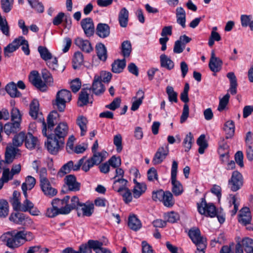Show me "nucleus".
<instances>
[{
    "instance_id": "23",
    "label": "nucleus",
    "mask_w": 253,
    "mask_h": 253,
    "mask_svg": "<svg viewBox=\"0 0 253 253\" xmlns=\"http://www.w3.org/2000/svg\"><path fill=\"white\" fill-rule=\"evenodd\" d=\"M59 114L56 111L51 112L47 118L46 125L47 132H51L55 125L57 123Z\"/></svg>"
},
{
    "instance_id": "60",
    "label": "nucleus",
    "mask_w": 253,
    "mask_h": 253,
    "mask_svg": "<svg viewBox=\"0 0 253 253\" xmlns=\"http://www.w3.org/2000/svg\"><path fill=\"white\" fill-rule=\"evenodd\" d=\"M179 218L178 214L173 211L168 212L165 214V219L170 223L176 222Z\"/></svg>"
},
{
    "instance_id": "24",
    "label": "nucleus",
    "mask_w": 253,
    "mask_h": 253,
    "mask_svg": "<svg viewBox=\"0 0 253 253\" xmlns=\"http://www.w3.org/2000/svg\"><path fill=\"white\" fill-rule=\"evenodd\" d=\"M91 89L93 92L96 95L102 94L105 90L104 85L99 80V77L97 75H95L94 77Z\"/></svg>"
},
{
    "instance_id": "32",
    "label": "nucleus",
    "mask_w": 253,
    "mask_h": 253,
    "mask_svg": "<svg viewBox=\"0 0 253 253\" xmlns=\"http://www.w3.org/2000/svg\"><path fill=\"white\" fill-rule=\"evenodd\" d=\"M128 226L130 229L134 231H137L142 226L140 220L135 215H130L128 219Z\"/></svg>"
},
{
    "instance_id": "38",
    "label": "nucleus",
    "mask_w": 253,
    "mask_h": 253,
    "mask_svg": "<svg viewBox=\"0 0 253 253\" xmlns=\"http://www.w3.org/2000/svg\"><path fill=\"white\" fill-rule=\"evenodd\" d=\"M96 53L98 58L103 61H105L107 58V49L105 45L99 43L96 45Z\"/></svg>"
},
{
    "instance_id": "5",
    "label": "nucleus",
    "mask_w": 253,
    "mask_h": 253,
    "mask_svg": "<svg viewBox=\"0 0 253 253\" xmlns=\"http://www.w3.org/2000/svg\"><path fill=\"white\" fill-rule=\"evenodd\" d=\"M72 94L71 92L67 89H63L58 91L56 94V99L53 103L54 107H56L60 112L64 111L66 103L71 101Z\"/></svg>"
},
{
    "instance_id": "44",
    "label": "nucleus",
    "mask_w": 253,
    "mask_h": 253,
    "mask_svg": "<svg viewBox=\"0 0 253 253\" xmlns=\"http://www.w3.org/2000/svg\"><path fill=\"white\" fill-rule=\"evenodd\" d=\"M117 192L120 193L122 196L125 203L128 204L132 201V194L128 188H119Z\"/></svg>"
},
{
    "instance_id": "53",
    "label": "nucleus",
    "mask_w": 253,
    "mask_h": 253,
    "mask_svg": "<svg viewBox=\"0 0 253 253\" xmlns=\"http://www.w3.org/2000/svg\"><path fill=\"white\" fill-rule=\"evenodd\" d=\"M31 7L37 12L42 13L44 11V6L41 2L38 0H27Z\"/></svg>"
},
{
    "instance_id": "62",
    "label": "nucleus",
    "mask_w": 253,
    "mask_h": 253,
    "mask_svg": "<svg viewBox=\"0 0 253 253\" xmlns=\"http://www.w3.org/2000/svg\"><path fill=\"white\" fill-rule=\"evenodd\" d=\"M99 77V80L104 83H109L112 78V74L110 72L106 71H101L99 75H97Z\"/></svg>"
},
{
    "instance_id": "9",
    "label": "nucleus",
    "mask_w": 253,
    "mask_h": 253,
    "mask_svg": "<svg viewBox=\"0 0 253 253\" xmlns=\"http://www.w3.org/2000/svg\"><path fill=\"white\" fill-rule=\"evenodd\" d=\"M243 184V177L242 174L237 170L234 171L228 180V187L231 191L236 192L241 188Z\"/></svg>"
},
{
    "instance_id": "33",
    "label": "nucleus",
    "mask_w": 253,
    "mask_h": 253,
    "mask_svg": "<svg viewBox=\"0 0 253 253\" xmlns=\"http://www.w3.org/2000/svg\"><path fill=\"white\" fill-rule=\"evenodd\" d=\"M21 194L19 192L14 191L12 194V197L9 200V202L11 204L14 210L18 211L21 205L20 202Z\"/></svg>"
},
{
    "instance_id": "19",
    "label": "nucleus",
    "mask_w": 253,
    "mask_h": 253,
    "mask_svg": "<svg viewBox=\"0 0 253 253\" xmlns=\"http://www.w3.org/2000/svg\"><path fill=\"white\" fill-rule=\"evenodd\" d=\"M94 205L93 204L82 203L77 210L79 216H90L93 212Z\"/></svg>"
},
{
    "instance_id": "10",
    "label": "nucleus",
    "mask_w": 253,
    "mask_h": 253,
    "mask_svg": "<svg viewBox=\"0 0 253 253\" xmlns=\"http://www.w3.org/2000/svg\"><path fill=\"white\" fill-rule=\"evenodd\" d=\"M253 253V240L245 238L239 242L235 246V253Z\"/></svg>"
},
{
    "instance_id": "25",
    "label": "nucleus",
    "mask_w": 253,
    "mask_h": 253,
    "mask_svg": "<svg viewBox=\"0 0 253 253\" xmlns=\"http://www.w3.org/2000/svg\"><path fill=\"white\" fill-rule=\"evenodd\" d=\"M16 147L14 145L12 146L11 144L7 146L4 161L5 163L10 164L13 162L16 154Z\"/></svg>"
},
{
    "instance_id": "11",
    "label": "nucleus",
    "mask_w": 253,
    "mask_h": 253,
    "mask_svg": "<svg viewBox=\"0 0 253 253\" xmlns=\"http://www.w3.org/2000/svg\"><path fill=\"white\" fill-rule=\"evenodd\" d=\"M102 245L99 241L89 240L87 244H83L80 246L78 253H92V250L95 251Z\"/></svg>"
},
{
    "instance_id": "8",
    "label": "nucleus",
    "mask_w": 253,
    "mask_h": 253,
    "mask_svg": "<svg viewBox=\"0 0 253 253\" xmlns=\"http://www.w3.org/2000/svg\"><path fill=\"white\" fill-rule=\"evenodd\" d=\"M68 126L66 123H59L54 129L53 132H47L49 138L55 140H61L65 143V138L67 135L68 132Z\"/></svg>"
},
{
    "instance_id": "50",
    "label": "nucleus",
    "mask_w": 253,
    "mask_h": 253,
    "mask_svg": "<svg viewBox=\"0 0 253 253\" xmlns=\"http://www.w3.org/2000/svg\"><path fill=\"white\" fill-rule=\"evenodd\" d=\"M205 138V135L204 134H202L199 136L197 140V143L199 146L198 152L201 154L204 153L205 150L208 146V144L206 141Z\"/></svg>"
},
{
    "instance_id": "15",
    "label": "nucleus",
    "mask_w": 253,
    "mask_h": 253,
    "mask_svg": "<svg viewBox=\"0 0 253 253\" xmlns=\"http://www.w3.org/2000/svg\"><path fill=\"white\" fill-rule=\"evenodd\" d=\"M222 65V60L215 56L214 50L211 51V57L209 64L211 70L215 73L218 72L220 70Z\"/></svg>"
},
{
    "instance_id": "31",
    "label": "nucleus",
    "mask_w": 253,
    "mask_h": 253,
    "mask_svg": "<svg viewBox=\"0 0 253 253\" xmlns=\"http://www.w3.org/2000/svg\"><path fill=\"white\" fill-rule=\"evenodd\" d=\"M128 11L124 7L120 10L118 15V20L121 27L125 28L127 26L128 21Z\"/></svg>"
},
{
    "instance_id": "35",
    "label": "nucleus",
    "mask_w": 253,
    "mask_h": 253,
    "mask_svg": "<svg viewBox=\"0 0 253 253\" xmlns=\"http://www.w3.org/2000/svg\"><path fill=\"white\" fill-rule=\"evenodd\" d=\"M161 66L168 70H171L174 68V62L165 54L161 55L160 57Z\"/></svg>"
},
{
    "instance_id": "63",
    "label": "nucleus",
    "mask_w": 253,
    "mask_h": 253,
    "mask_svg": "<svg viewBox=\"0 0 253 253\" xmlns=\"http://www.w3.org/2000/svg\"><path fill=\"white\" fill-rule=\"evenodd\" d=\"M13 0H1V8L3 11L7 13L9 12L12 8Z\"/></svg>"
},
{
    "instance_id": "64",
    "label": "nucleus",
    "mask_w": 253,
    "mask_h": 253,
    "mask_svg": "<svg viewBox=\"0 0 253 253\" xmlns=\"http://www.w3.org/2000/svg\"><path fill=\"white\" fill-rule=\"evenodd\" d=\"M34 206L33 203L26 198L23 201V204L21 205L18 211H20L24 212L28 211L33 208Z\"/></svg>"
},
{
    "instance_id": "2",
    "label": "nucleus",
    "mask_w": 253,
    "mask_h": 253,
    "mask_svg": "<svg viewBox=\"0 0 253 253\" xmlns=\"http://www.w3.org/2000/svg\"><path fill=\"white\" fill-rule=\"evenodd\" d=\"M42 76L44 83L41 80L39 74L37 71H32L29 79L31 83L40 90L44 91L46 89L47 84L52 85L53 83V79L51 73L46 69H43L42 71Z\"/></svg>"
},
{
    "instance_id": "1",
    "label": "nucleus",
    "mask_w": 253,
    "mask_h": 253,
    "mask_svg": "<svg viewBox=\"0 0 253 253\" xmlns=\"http://www.w3.org/2000/svg\"><path fill=\"white\" fill-rule=\"evenodd\" d=\"M34 238L33 233L25 228L7 232L0 237L1 240L6 243V246L12 249L20 247L27 242L32 241Z\"/></svg>"
},
{
    "instance_id": "58",
    "label": "nucleus",
    "mask_w": 253,
    "mask_h": 253,
    "mask_svg": "<svg viewBox=\"0 0 253 253\" xmlns=\"http://www.w3.org/2000/svg\"><path fill=\"white\" fill-rule=\"evenodd\" d=\"M8 204L4 200H0V217H5L8 213Z\"/></svg>"
},
{
    "instance_id": "55",
    "label": "nucleus",
    "mask_w": 253,
    "mask_h": 253,
    "mask_svg": "<svg viewBox=\"0 0 253 253\" xmlns=\"http://www.w3.org/2000/svg\"><path fill=\"white\" fill-rule=\"evenodd\" d=\"M122 52L124 56L128 57L132 50L131 44L129 41H125L122 43Z\"/></svg>"
},
{
    "instance_id": "56",
    "label": "nucleus",
    "mask_w": 253,
    "mask_h": 253,
    "mask_svg": "<svg viewBox=\"0 0 253 253\" xmlns=\"http://www.w3.org/2000/svg\"><path fill=\"white\" fill-rule=\"evenodd\" d=\"M193 141V136L191 132H189L185 136L183 142V146L185 147V151L188 152L192 147Z\"/></svg>"
},
{
    "instance_id": "14",
    "label": "nucleus",
    "mask_w": 253,
    "mask_h": 253,
    "mask_svg": "<svg viewBox=\"0 0 253 253\" xmlns=\"http://www.w3.org/2000/svg\"><path fill=\"white\" fill-rule=\"evenodd\" d=\"M180 99L185 103L180 121V123L182 124L186 121L189 117V106L187 104L189 101L188 93L182 92L180 94Z\"/></svg>"
},
{
    "instance_id": "45",
    "label": "nucleus",
    "mask_w": 253,
    "mask_h": 253,
    "mask_svg": "<svg viewBox=\"0 0 253 253\" xmlns=\"http://www.w3.org/2000/svg\"><path fill=\"white\" fill-rule=\"evenodd\" d=\"M39 113V103L36 99H34L30 104L29 114L34 119L38 117Z\"/></svg>"
},
{
    "instance_id": "16",
    "label": "nucleus",
    "mask_w": 253,
    "mask_h": 253,
    "mask_svg": "<svg viewBox=\"0 0 253 253\" xmlns=\"http://www.w3.org/2000/svg\"><path fill=\"white\" fill-rule=\"evenodd\" d=\"M40 185L42 192L47 196L52 197L57 193V190L52 187L47 179H43L40 182Z\"/></svg>"
},
{
    "instance_id": "27",
    "label": "nucleus",
    "mask_w": 253,
    "mask_h": 253,
    "mask_svg": "<svg viewBox=\"0 0 253 253\" xmlns=\"http://www.w3.org/2000/svg\"><path fill=\"white\" fill-rule=\"evenodd\" d=\"M96 33L99 37L105 38L110 35V27L107 24L99 23L96 27Z\"/></svg>"
},
{
    "instance_id": "49",
    "label": "nucleus",
    "mask_w": 253,
    "mask_h": 253,
    "mask_svg": "<svg viewBox=\"0 0 253 253\" xmlns=\"http://www.w3.org/2000/svg\"><path fill=\"white\" fill-rule=\"evenodd\" d=\"M164 193L165 196L162 200L164 205L167 207H172L174 203L172 193L169 191H167Z\"/></svg>"
},
{
    "instance_id": "41",
    "label": "nucleus",
    "mask_w": 253,
    "mask_h": 253,
    "mask_svg": "<svg viewBox=\"0 0 253 253\" xmlns=\"http://www.w3.org/2000/svg\"><path fill=\"white\" fill-rule=\"evenodd\" d=\"M5 89L7 93L12 97H17L21 95V93L17 88L16 84L11 82L7 84L5 86Z\"/></svg>"
},
{
    "instance_id": "13",
    "label": "nucleus",
    "mask_w": 253,
    "mask_h": 253,
    "mask_svg": "<svg viewBox=\"0 0 253 253\" xmlns=\"http://www.w3.org/2000/svg\"><path fill=\"white\" fill-rule=\"evenodd\" d=\"M81 25L86 37H90L93 35L94 27L91 18H86L82 19Z\"/></svg>"
},
{
    "instance_id": "36",
    "label": "nucleus",
    "mask_w": 253,
    "mask_h": 253,
    "mask_svg": "<svg viewBox=\"0 0 253 253\" xmlns=\"http://www.w3.org/2000/svg\"><path fill=\"white\" fill-rule=\"evenodd\" d=\"M224 130L226 133V138L232 137L235 133V125L232 120L227 121L224 125Z\"/></svg>"
},
{
    "instance_id": "6",
    "label": "nucleus",
    "mask_w": 253,
    "mask_h": 253,
    "mask_svg": "<svg viewBox=\"0 0 253 253\" xmlns=\"http://www.w3.org/2000/svg\"><path fill=\"white\" fill-rule=\"evenodd\" d=\"M177 167V163L173 161L171 169V180L172 186L171 190L174 195L176 196L180 195L183 192L181 183L176 179Z\"/></svg>"
},
{
    "instance_id": "47",
    "label": "nucleus",
    "mask_w": 253,
    "mask_h": 253,
    "mask_svg": "<svg viewBox=\"0 0 253 253\" xmlns=\"http://www.w3.org/2000/svg\"><path fill=\"white\" fill-rule=\"evenodd\" d=\"M26 134L25 132L22 131L18 134L15 135L12 140L13 145L16 147H20L21 146L23 142L25 141Z\"/></svg>"
},
{
    "instance_id": "43",
    "label": "nucleus",
    "mask_w": 253,
    "mask_h": 253,
    "mask_svg": "<svg viewBox=\"0 0 253 253\" xmlns=\"http://www.w3.org/2000/svg\"><path fill=\"white\" fill-rule=\"evenodd\" d=\"M84 56L82 52L77 51L74 53L73 59V67L74 69L80 68L84 63Z\"/></svg>"
},
{
    "instance_id": "34",
    "label": "nucleus",
    "mask_w": 253,
    "mask_h": 253,
    "mask_svg": "<svg viewBox=\"0 0 253 253\" xmlns=\"http://www.w3.org/2000/svg\"><path fill=\"white\" fill-rule=\"evenodd\" d=\"M19 38L15 39L11 43L8 44L4 48V55L5 57H9V54L17 50L19 47Z\"/></svg>"
},
{
    "instance_id": "29",
    "label": "nucleus",
    "mask_w": 253,
    "mask_h": 253,
    "mask_svg": "<svg viewBox=\"0 0 253 253\" xmlns=\"http://www.w3.org/2000/svg\"><path fill=\"white\" fill-rule=\"evenodd\" d=\"M69 212L70 210L68 208L60 209V211L58 210V209H56L52 206L51 208H49L47 209L45 214L46 216L52 218L60 214H66Z\"/></svg>"
},
{
    "instance_id": "17",
    "label": "nucleus",
    "mask_w": 253,
    "mask_h": 253,
    "mask_svg": "<svg viewBox=\"0 0 253 253\" xmlns=\"http://www.w3.org/2000/svg\"><path fill=\"white\" fill-rule=\"evenodd\" d=\"M40 145V141L37 137L34 136L30 132L26 134L25 145L28 149L32 150L39 148Z\"/></svg>"
},
{
    "instance_id": "22",
    "label": "nucleus",
    "mask_w": 253,
    "mask_h": 253,
    "mask_svg": "<svg viewBox=\"0 0 253 253\" xmlns=\"http://www.w3.org/2000/svg\"><path fill=\"white\" fill-rule=\"evenodd\" d=\"M20 123L17 121L8 122L3 126V129L7 135L17 133L20 130Z\"/></svg>"
},
{
    "instance_id": "12",
    "label": "nucleus",
    "mask_w": 253,
    "mask_h": 253,
    "mask_svg": "<svg viewBox=\"0 0 253 253\" xmlns=\"http://www.w3.org/2000/svg\"><path fill=\"white\" fill-rule=\"evenodd\" d=\"M169 153V150L168 146H162L159 147L155 154L152 160L154 165H159L162 163L166 158Z\"/></svg>"
},
{
    "instance_id": "39",
    "label": "nucleus",
    "mask_w": 253,
    "mask_h": 253,
    "mask_svg": "<svg viewBox=\"0 0 253 253\" xmlns=\"http://www.w3.org/2000/svg\"><path fill=\"white\" fill-rule=\"evenodd\" d=\"M134 181L136 182V185L133 189V195L135 198H138L146 191V185L143 183L136 182L135 180Z\"/></svg>"
},
{
    "instance_id": "28",
    "label": "nucleus",
    "mask_w": 253,
    "mask_h": 253,
    "mask_svg": "<svg viewBox=\"0 0 253 253\" xmlns=\"http://www.w3.org/2000/svg\"><path fill=\"white\" fill-rule=\"evenodd\" d=\"M176 22L183 28L186 27V12L182 7H178L175 10Z\"/></svg>"
},
{
    "instance_id": "18",
    "label": "nucleus",
    "mask_w": 253,
    "mask_h": 253,
    "mask_svg": "<svg viewBox=\"0 0 253 253\" xmlns=\"http://www.w3.org/2000/svg\"><path fill=\"white\" fill-rule=\"evenodd\" d=\"M64 180L70 191H78L80 190L81 184L77 181L75 175L72 174L68 175L66 176Z\"/></svg>"
},
{
    "instance_id": "3",
    "label": "nucleus",
    "mask_w": 253,
    "mask_h": 253,
    "mask_svg": "<svg viewBox=\"0 0 253 253\" xmlns=\"http://www.w3.org/2000/svg\"><path fill=\"white\" fill-rule=\"evenodd\" d=\"M42 134L47 139V142L45 143L47 149L50 153L56 154L59 150L64 147L65 143L61 140L50 138L49 135L47 132L46 125L43 119L42 121Z\"/></svg>"
},
{
    "instance_id": "20",
    "label": "nucleus",
    "mask_w": 253,
    "mask_h": 253,
    "mask_svg": "<svg viewBox=\"0 0 253 253\" xmlns=\"http://www.w3.org/2000/svg\"><path fill=\"white\" fill-rule=\"evenodd\" d=\"M251 214L249 208L247 207L243 208L240 211L239 215V222L244 225L249 224L251 221Z\"/></svg>"
},
{
    "instance_id": "61",
    "label": "nucleus",
    "mask_w": 253,
    "mask_h": 253,
    "mask_svg": "<svg viewBox=\"0 0 253 253\" xmlns=\"http://www.w3.org/2000/svg\"><path fill=\"white\" fill-rule=\"evenodd\" d=\"M19 42H20L19 43V46L22 45V49L24 53L27 55H29L30 51L29 49L28 41L26 40L23 37H19Z\"/></svg>"
},
{
    "instance_id": "52",
    "label": "nucleus",
    "mask_w": 253,
    "mask_h": 253,
    "mask_svg": "<svg viewBox=\"0 0 253 253\" xmlns=\"http://www.w3.org/2000/svg\"><path fill=\"white\" fill-rule=\"evenodd\" d=\"M252 15H242L241 16V25L243 27L249 26L252 31H253V20Z\"/></svg>"
},
{
    "instance_id": "42",
    "label": "nucleus",
    "mask_w": 253,
    "mask_h": 253,
    "mask_svg": "<svg viewBox=\"0 0 253 253\" xmlns=\"http://www.w3.org/2000/svg\"><path fill=\"white\" fill-rule=\"evenodd\" d=\"M89 103V93L86 89H82L81 91L78 101V105L80 107H83Z\"/></svg>"
},
{
    "instance_id": "51",
    "label": "nucleus",
    "mask_w": 253,
    "mask_h": 253,
    "mask_svg": "<svg viewBox=\"0 0 253 253\" xmlns=\"http://www.w3.org/2000/svg\"><path fill=\"white\" fill-rule=\"evenodd\" d=\"M93 155L90 159L96 165L100 164L105 159L106 152H93Z\"/></svg>"
},
{
    "instance_id": "59",
    "label": "nucleus",
    "mask_w": 253,
    "mask_h": 253,
    "mask_svg": "<svg viewBox=\"0 0 253 253\" xmlns=\"http://www.w3.org/2000/svg\"><path fill=\"white\" fill-rule=\"evenodd\" d=\"M11 118L12 121H17L19 123H21L22 114L18 108L16 107L12 108L11 110Z\"/></svg>"
},
{
    "instance_id": "40",
    "label": "nucleus",
    "mask_w": 253,
    "mask_h": 253,
    "mask_svg": "<svg viewBox=\"0 0 253 253\" xmlns=\"http://www.w3.org/2000/svg\"><path fill=\"white\" fill-rule=\"evenodd\" d=\"M126 65L125 59L116 60L112 64V71L115 73H120L123 71Z\"/></svg>"
},
{
    "instance_id": "26",
    "label": "nucleus",
    "mask_w": 253,
    "mask_h": 253,
    "mask_svg": "<svg viewBox=\"0 0 253 253\" xmlns=\"http://www.w3.org/2000/svg\"><path fill=\"white\" fill-rule=\"evenodd\" d=\"M70 199L69 196H65L63 199L60 200L58 198L53 199L51 202L52 206L58 209L60 211V209L68 208L70 210V208L68 206V203Z\"/></svg>"
},
{
    "instance_id": "57",
    "label": "nucleus",
    "mask_w": 253,
    "mask_h": 253,
    "mask_svg": "<svg viewBox=\"0 0 253 253\" xmlns=\"http://www.w3.org/2000/svg\"><path fill=\"white\" fill-rule=\"evenodd\" d=\"M166 92L170 102H174L175 103L177 102V93L174 91L173 87L168 86L166 88Z\"/></svg>"
},
{
    "instance_id": "30",
    "label": "nucleus",
    "mask_w": 253,
    "mask_h": 253,
    "mask_svg": "<svg viewBox=\"0 0 253 253\" xmlns=\"http://www.w3.org/2000/svg\"><path fill=\"white\" fill-rule=\"evenodd\" d=\"M227 77L230 81V87L228 91L232 95H235L237 93V87L238 85L237 79L233 72H229L227 74Z\"/></svg>"
},
{
    "instance_id": "48",
    "label": "nucleus",
    "mask_w": 253,
    "mask_h": 253,
    "mask_svg": "<svg viewBox=\"0 0 253 253\" xmlns=\"http://www.w3.org/2000/svg\"><path fill=\"white\" fill-rule=\"evenodd\" d=\"M41 57L44 61H47L52 59V54L48 49L44 46H39L38 48Z\"/></svg>"
},
{
    "instance_id": "46",
    "label": "nucleus",
    "mask_w": 253,
    "mask_h": 253,
    "mask_svg": "<svg viewBox=\"0 0 253 253\" xmlns=\"http://www.w3.org/2000/svg\"><path fill=\"white\" fill-rule=\"evenodd\" d=\"M73 162L70 161L64 164L60 169L57 173V176L60 177H63L65 174L69 173L73 170Z\"/></svg>"
},
{
    "instance_id": "54",
    "label": "nucleus",
    "mask_w": 253,
    "mask_h": 253,
    "mask_svg": "<svg viewBox=\"0 0 253 253\" xmlns=\"http://www.w3.org/2000/svg\"><path fill=\"white\" fill-rule=\"evenodd\" d=\"M25 216L24 213L17 212L12 213L9 217V219L16 224H22L24 221Z\"/></svg>"
},
{
    "instance_id": "37",
    "label": "nucleus",
    "mask_w": 253,
    "mask_h": 253,
    "mask_svg": "<svg viewBox=\"0 0 253 253\" xmlns=\"http://www.w3.org/2000/svg\"><path fill=\"white\" fill-rule=\"evenodd\" d=\"M87 119L83 116H80L77 119L76 123L81 129V136H84L87 131Z\"/></svg>"
},
{
    "instance_id": "7",
    "label": "nucleus",
    "mask_w": 253,
    "mask_h": 253,
    "mask_svg": "<svg viewBox=\"0 0 253 253\" xmlns=\"http://www.w3.org/2000/svg\"><path fill=\"white\" fill-rule=\"evenodd\" d=\"M198 212L207 217H214L217 215L216 209L212 203H207L206 200L202 199L200 203L197 204Z\"/></svg>"
},
{
    "instance_id": "4",
    "label": "nucleus",
    "mask_w": 253,
    "mask_h": 253,
    "mask_svg": "<svg viewBox=\"0 0 253 253\" xmlns=\"http://www.w3.org/2000/svg\"><path fill=\"white\" fill-rule=\"evenodd\" d=\"M188 235L193 243L197 246L196 253H205L207 247V241L201 235V232L198 228L191 229L189 231Z\"/></svg>"
},
{
    "instance_id": "21",
    "label": "nucleus",
    "mask_w": 253,
    "mask_h": 253,
    "mask_svg": "<svg viewBox=\"0 0 253 253\" xmlns=\"http://www.w3.org/2000/svg\"><path fill=\"white\" fill-rule=\"evenodd\" d=\"M75 43L83 51L86 53H90L93 50L91 43L88 40L78 37L75 39Z\"/></svg>"
}]
</instances>
